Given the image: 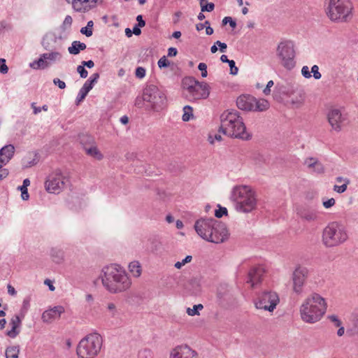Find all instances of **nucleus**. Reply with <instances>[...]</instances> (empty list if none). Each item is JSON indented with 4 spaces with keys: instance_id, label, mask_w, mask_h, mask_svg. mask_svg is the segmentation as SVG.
<instances>
[{
    "instance_id": "a878e982",
    "label": "nucleus",
    "mask_w": 358,
    "mask_h": 358,
    "mask_svg": "<svg viewBox=\"0 0 358 358\" xmlns=\"http://www.w3.org/2000/svg\"><path fill=\"white\" fill-rule=\"evenodd\" d=\"M15 152L14 145L9 144L0 149V156L1 157V163L7 164L13 157Z\"/></svg>"
},
{
    "instance_id": "7ed1b4c3",
    "label": "nucleus",
    "mask_w": 358,
    "mask_h": 358,
    "mask_svg": "<svg viewBox=\"0 0 358 358\" xmlns=\"http://www.w3.org/2000/svg\"><path fill=\"white\" fill-rule=\"evenodd\" d=\"M220 129L223 134L233 138L248 141L251 134L247 131L243 118L236 110H227L220 117Z\"/></svg>"
},
{
    "instance_id": "9b49d317",
    "label": "nucleus",
    "mask_w": 358,
    "mask_h": 358,
    "mask_svg": "<svg viewBox=\"0 0 358 358\" xmlns=\"http://www.w3.org/2000/svg\"><path fill=\"white\" fill-rule=\"evenodd\" d=\"M237 107L246 111H264L269 108V103L266 99H257L250 95H241L236 100Z\"/></svg>"
},
{
    "instance_id": "f8f14e48",
    "label": "nucleus",
    "mask_w": 358,
    "mask_h": 358,
    "mask_svg": "<svg viewBox=\"0 0 358 358\" xmlns=\"http://www.w3.org/2000/svg\"><path fill=\"white\" fill-rule=\"evenodd\" d=\"M280 302L278 294L271 290H265L260 292L255 301L257 309L273 312Z\"/></svg>"
},
{
    "instance_id": "4d7b16f0",
    "label": "nucleus",
    "mask_w": 358,
    "mask_h": 358,
    "mask_svg": "<svg viewBox=\"0 0 358 358\" xmlns=\"http://www.w3.org/2000/svg\"><path fill=\"white\" fill-rule=\"evenodd\" d=\"M336 203L335 199L334 198L329 199L326 201H322V205L325 208H330L334 206Z\"/></svg>"
},
{
    "instance_id": "13d9d810",
    "label": "nucleus",
    "mask_w": 358,
    "mask_h": 358,
    "mask_svg": "<svg viewBox=\"0 0 358 358\" xmlns=\"http://www.w3.org/2000/svg\"><path fill=\"white\" fill-rule=\"evenodd\" d=\"M229 66L230 67V73L234 76L236 75L238 73V69L236 66L235 62L234 60H231L229 62Z\"/></svg>"
},
{
    "instance_id": "052dcab7",
    "label": "nucleus",
    "mask_w": 358,
    "mask_h": 358,
    "mask_svg": "<svg viewBox=\"0 0 358 358\" xmlns=\"http://www.w3.org/2000/svg\"><path fill=\"white\" fill-rule=\"evenodd\" d=\"M18 334L19 331L17 330V327H11V329L7 332V335L12 338H15Z\"/></svg>"
},
{
    "instance_id": "dca6fc26",
    "label": "nucleus",
    "mask_w": 358,
    "mask_h": 358,
    "mask_svg": "<svg viewBox=\"0 0 358 358\" xmlns=\"http://www.w3.org/2000/svg\"><path fill=\"white\" fill-rule=\"evenodd\" d=\"M229 234L225 224L217 221L206 241L213 243H221L227 241Z\"/></svg>"
},
{
    "instance_id": "6ab92c4d",
    "label": "nucleus",
    "mask_w": 358,
    "mask_h": 358,
    "mask_svg": "<svg viewBox=\"0 0 358 358\" xmlns=\"http://www.w3.org/2000/svg\"><path fill=\"white\" fill-rule=\"evenodd\" d=\"M99 78L98 73H93L88 80L85 81L83 86L79 90L76 99V104H79L87 95L88 92L93 88Z\"/></svg>"
},
{
    "instance_id": "58836bf2",
    "label": "nucleus",
    "mask_w": 358,
    "mask_h": 358,
    "mask_svg": "<svg viewBox=\"0 0 358 358\" xmlns=\"http://www.w3.org/2000/svg\"><path fill=\"white\" fill-rule=\"evenodd\" d=\"M350 183V180H345V183L342 185H335L334 186V190L338 193H343L347 189L348 185Z\"/></svg>"
},
{
    "instance_id": "774afa93",
    "label": "nucleus",
    "mask_w": 358,
    "mask_h": 358,
    "mask_svg": "<svg viewBox=\"0 0 358 358\" xmlns=\"http://www.w3.org/2000/svg\"><path fill=\"white\" fill-rule=\"evenodd\" d=\"M178 53L176 48H169L168 50V57H175Z\"/></svg>"
},
{
    "instance_id": "bb28decb",
    "label": "nucleus",
    "mask_w": 358,
    "mask_h": 358,
    "mask_svg": "<svg viewBox=\"0 0 358 358\" xmlns=\"http://www.w3.org/2000/svg\"><path fill=\"white\" fill-rule=\"evenodd\" d=\"M87 48L86 44L78 41L72 42L71 45L68 48V51L71 55H78L80 50H84Z\"/></svg>"
},
{
    "instance_id": "c03bdc74",
    "label": "nucleus",
    "mask_w": 358,
    "mask_h": 358,
    "mask_svg": "<svg viewBox=\"0 0 358 358\" xmlns=\"http://www.w3.org/2000/svg\"><path fill=\"white\" fill-rule=\"evenodd\" d=\"M73 22V19L71 16L66 15L64 18V20L62 23V28L65 30L68 28H70Z\"/></svg>"
},
{
    "instance_id": "cd10ccee",
    "label": "nucleus",
    "mask_w": 358,
    "mask_h": 358,
    "mask_svg": "<svg viewBox=\"0 0 358 358\" xmlns=\"http://www.w3.org/2000/svg\"><path fill=\"white\" fill-rule=\"evenodd\" d=\"M50 255L53 262L59 264L64 259V252L59 248H54L50 250Z\"/></svg>"
},
{
    "instance_id": "39448f33",
    "label": "nucleus",
    "mask_w": 358,
    "mask_h": 358,
    "mask_svg": "<svg viewBox=\"0 0 358 358\" xmlns=\"http://www.w3.org/2000/svg\"><path fill=\"white\" fill-rule=\"evenodd\" d=\"M349 238L346 226L340 222H331L323 229L322 241L327 248H334L345 243Z\"/></svg>"
},
{
    "instance_id": "c756f323",
    "label": "nucleus",
    "mask_w": 358,
    "mask_h": 358,
    "mask_svg": "<svg viewBox=\"0 0 358 358\" xmlns=\"http://www.w3.org/2000/svg\"><path fill=\"white\" fill-rule=\"evenodd\" d=\"M351 335H358V310L352 316V327L347 330Z\"/></svg>"
},
{
    "instance_id": "2eb2a0df",
    "label": "nucleus",
    "mask_w": 358,
    "mask_h": 358,
    "mask_svg": "<svg viewBox=\"0 0 358 358\" xmlns=\"http://www.w3.org/2000/svg\"><path fill=\"white\" fill-rule=\"evenodd\" d=\"M62 57L59 52H51L43 53L40 55L37 60L29 64V66L33 69H45L49 67L52 62L59 61Z\"/></svg>"
},
{
    "instance_id": "72a5a7b5",
    "label": "nucleus",
    "mask_w": 358,
    "mask_h": 358,
    "mask_svg": "<svg viewBox=\"0 0 358 358\" xmlns=\"http://www.w3.org/2000/svg\"><path fill=\"white\" fill-rule=\"evenodd\" d=\"M193 109L189 106H185L183 108V115H182V120L185 122H187L190 120V119L193 117L192 113Z\"/></svg>"
},
{
    "instance_id": "c85d7f7f",
    "label": "nucleus",
    "mask_w": 358,
    "mask_h": 358,
    "mask_svg": "<svg viewBox=\"0 0 358 358\" xmlns=\"http://www.w3.org/2000/svg\"><path fill=\"white\" fill-rule=\"evenodd\" d=\"M84 149L88 155H90L98 160H101L103 157V155L101 153V152L99 150L97 147L95 145H91L90 147H85Z\"/></svg>"
},
{
    "instance_id": "bf43d9fd",
    "label": "nucleus",
    "mask_w": 358,
    "mask_h": 358,
    "mask_svg": "<svg viewBox=\"0 0 358 358\" xmlns=\"http://www.w3.org/2000/svg\"><path fill=\"white\" fill-rule=\"evenodd\" d=\"M30 297H26L22 302V310L26 313L30 307Z\"/></svg>"
},
{
    "instance_id": "393cba45",
    "label": "nucleus",
    "mask_w": 358,
    "mask_h": 358,
    "mask_svg": "<svg viewBox=\"0 0 358 358\" xmlns=\"http://www.w3.org/2000/svg\"><path fill=\"white\" fill-rule=\"evenodd\" d=\"M304 164L313 172L317 173H322L324 172L323 165L315 158H307L304 162Z\"/></svg>"
},
{
    "instance_id": "0eeeda50",
    "label": "nucleus",
    "mask_w": 358,
    "mask_h": 358,
    "mask_svg": "<svg viewBox=\"0 0 358 358\" xmlns=\"http://www.w3.org/2000/svg\"><path fill=\"white\" fill-rule=\"evenodd\" d=\"M327 15L331 21L346 22L352 17V5L349 0H324Z\"/></svg>"
},
{
    "instance_id": "f257e3e1",
    "label": "nucleus",
    "mask_w": 358,
    "mask_h": 358,
    "mask_svg": "<svg viewBox=\"0 0 358 358\" xmlns=\"http://www.w3.org/2000/svg\"><path fill=\"white\" fill-rule=\"evenodd\" d=\"M100 278L104 288L111 294L126 292L131 286V280L124 268L116 264L104 266Z\"/></svg>"
},
{
    "instance_id": "49530a36",
    "label": "nucleus",
    "mask_w": 358,
    "mask_h": 358,
    "mask_svg": "<svg viewBox=\"0 0 358 358\" xmlns=\"http://www.w3.org/2000/svg\"><path fill=\"white\" fill-rule=\"evenodd\" d=\"M145 69L143 67L138 66L136 69L135 76L138 78H143L145 76Z\"/></svg>"
},
{
    "instance_id": "9d476101",
    "label": "nucleus",
    "mask_w": 358,
    "mask_h": 358,
    "mask_svg": "<svg viewBox=\"0 0 358 358\" xmlns=\"http://www.w3.org/2000/svg\"><path fill=\"white\" fill-rule=\"evenodd\" d=\"M143 100L148 103L146 106L154 111H160L166 106L165 94L155 85H148L145 87Z\"/></svg>"
},
{
    "instance_id": "864d4df0",
    "label": "nucleus",
    "mask_w": 358,
    "mask_h": 358,
    "mask_svg": "<svg viewBox=\"0 0 358 358\" xmlns=\"http://www.w3.org/2000/svg\"><path fill=\"white\" fill-rule=\"evenodd\" d=\"M214 8L215 4L213 3H208L207 1V3L204 6H202V8L201 10V12H211L214 10Z\"/></svg>"
},
{
    "instance_id": "423d86ee",
    "label": "nucleus",
    "mask_w": 358,
    "mask_h": 358,
    "mask_svg": "<svg viewBox=\"0 0 358 358\" xmlns=\"http://www.w3.org/2000/svg\"><path fill=\"white\" fill-rule=\"evenodd\" d=\"M103 345L101 336L96 333H91L83 338L76 349L78 358H95L101 352Z\"/></svg>"
},
{
    "instance_id": "a211bd4d",
    "label": "nucleus",
    "mask_w": 358,
    "mask_h": 358,
    "mask_svg": "<svg viewBox=\"0 0 358 358\" xmlns=\"http://www.w3.org/2000/svg\"><path fill=\"white\" fill-rule=\"evenodd\" d=\"M77 13H85L97 6L99 0H66Z\"/></svg>"
},
{
    "instance_id": "e433bc0d",
    "label": "nucleus",
    "mask_w": 358,
    "mask_h": 358,
    "mask_svg": "<svg viewBox=\"0 0 358 358\" xmlns=\"http://www.w3.org/2000/svg\"><path fill=\"white\" fill-rule=\"evenodd\" d=\"M203 308L202 304H197L193 306V308H188L187 309V313L190 316L198 315L199 310H202Z\"/></svg>"
},
{
    "instance_id": "ddd939ff",
    "label": "nucleus",
    "mask_w": 358,
    "mask_h": 358,
    "mask_svg": "<svg viewBox=\"0 0 358 358\" xmlns=\"http://www.w3.org/2000/svg\"><path fill=\"white\" fill-rule=\"evenodd\" d=\"M68 180L60 171H55L50 173L45 182V187L47 192L52 194H59L65 187Z\"/></svg>"
},
{
    "instance_id": "412c9836",
    "label": "nucleus",
    "mask_w": 358,
    "mask_h": 358,
    "mask_svg": "<svg viewBox=\"0 0 358 358\" xmlns=\"http://www.w3.org/2000/svg\"><path fill=\"white\" fill-rule=\"evenodd\" d=\"M64 311V308L62 306H54L43 313L41 320L45 323H51L59 319Z\"/></svg>"
},
{
    "instance_id": "c9c22d12",
    "label": "nucleus",
    "mask_w": 358,
    "mask_h": 358,
    "mask_svg": "<svg viewBox=\"0 0 358 358\" xmlns=\"http://www.w3.org/2000/svg\"><path fill=\"white\" fill-rule=\"evenodd\" d=\"M217 297L220 300V303L224 305L231 299V294L228 292L222 293L221 291H219L217 293Z\"/></svg>"
},
{
    "instance_id": "473e14b6",
    "label": "nucleus",
    "mask_w": 358,
    "mask_h": 358,
    "mask_svg": "<svg viewBox=\"0 0 358 358\" xmlns=\"http://www.w3.org/2000/svg\"><path fill=\"white\" fill-rule=\"evenodd\" d=\"M29 185H30L29 180L28 178H26L23 181V185L21 187H20V189L21 191L22 199L24 201L28 200L29 197L28 191H27V186H29Z\"/></svg>"
},
{
    "instance_id": "f704fd0d",
    "label": "nucleus",
    "mask_w": 358,
    "mask_h": 358,
    "mask_svg": "<svg viewBox=\"0 0 358 358\" xmlns=\"http://www.w3.org/2000/svg\"><path fill=\"white\" fill-rule=\"evenodd\" d=\"M94 25V22L92 20H90L87 22V26L85 27H82L80 29V33L85 35L87 37H90L92 35V27Z\"/></svg>"
},
{
    "instance_id": "5fc2aeb1",
    "label": "nucleus",
    "mask_w": 358,
    "mask_h": 358,
    "mask_svg": "<svg viewBox=\"0 0 358 358\" xmlns=\"http://www.w3.org/2000/svg\"><path fill=\"white\" fill-rule=\"evenodd\" d=\"M227 23L229 24L230 27L232 28L236 27V22L231 17H225L222 20L223 24H227Z\"/></svg>"
},
{
    "instance_id": "a18cd8bd",
    "label": "nucleus",
    "mask_w": 358,
    "mask_h": 358,
    "mask_svg": "<svg viewBox=\"0 0 358 358\" xmlns=\"http://www.w3.org/2000/svg\"><path fill=\"white\" fill-rule=\"evenodd\" d=\"M157 64H158V66L160 69H162V68L168 67L170 65V62H169V60L166 59V57L165 56H163L162 57H161L159 59Z\"/></svg>"
},
{
    "instance_id": "a19ab883",
    "label": "nucleus",
    "mask_w": 358,
    "mask_h": 358,
    "mask_svg": "<svg viewBox=\"0 0 358 358\" xmlns=\"http://www.w3.org/2000/svg\"><path fill=\"white\" fill-rule=\"evenodd\" d=\"M328 320L332 322L334 326L339 327L342 326V322L336 315H329L327 316Z\"/></svg>"
},
{
    "instance_id": "4be33fe9",
    "label": "nucleus",
    "mask_w": 358,
    "mask_h": 358,
    "mask_svg": "<svg viewBox=\"0 0 358 358\" xmlns=\"http://www.w3.org/2000/svg\"><path fill=\"white\" fill-rule=\"evenodd\" d=\"M264 273L265 269L262 266L252 267L248 273L247 283L250 284L251 287H254L261 282Z\"/></svg>"
},
{
    "instance_id": "f3484780",
    "label": "nucleus",
    "mask_w": 358,
    "mask_h": 358,
    "mask_svg": "<svg viewBox=\"0 0 358 358\" xmlns=\"http://www.w3.org/2000/svg\"><path fill=\"white\" fill-rule=\"evenodd\" d=\"M217 221L214 218H201L195 222L194 229L197 234L206 240Z\"/></svg>"
},
{
    "instance_id": "680f3d73",
    "label": "nucleus",
    "mask_w": 358,
    "mask_h": 358,
    "mask_svg": "<svg viewBox=\"0 0 358 358\" xmlns=\"http://www.w3.org/2000/svg\"><path fill=\"white\" fill-rule=\"evenodd\" d=\"M301 74L306 78H311L312 75L309 71V68L307 66H304L301 69Z\"/></svg>"
},
{
    "instance_id": "de8ad7c7",
    "label": "nucleus",
    "mask_w": 358,
    "mask_h": 358,
    "mask_svg": "<svg viewBox=\"0 0 358 358\" xmlns=\"http://www.w3.org/2000/svg\"><path fill=\"white\" fill-rule=\"evenodd\" d=\"M313 73V76L316 80H319L322 77V75H321V73L319 71V67H318L317 65H313L312 66L310 73Z\"/></svg>"
},
{
    "instance_id": "0e129e2a",
    "label": "nucleus",
    "mask_w": 358,
    "mask_h": 358,
    "mask_svg": "<svg viewBox=\"0 0 358 358\" xmlns=\"http://www.w3.org/2000/svg\"><path fill=\"white\" fill-rule=\"evenodd\" d=\"M273 80H270L268 82L267 85H266V87H265V89L264 90V93L266 94V95H268L270 92H271V87H273Z\"/></svg>"
},
{
    "instance_id": "1a4fd4ad",
    "label": "nucleus",
    "mask_w": 358,
    "mask_h": 358,
    "mask_svg": "<svg viewBox=\"0 0 358 358\" xmlns=\"http://www.w3.org/2000/svg\"><path fill=\"white\" fill-rule=\"evenodd\" d=\"M276 55L284 68L287 70L292 69L296 65V50L294 42L290 40L280 41L276 48Z\"/></svg>"
},
{
    "instance_id": "e2e57ef3",
    "label": "nucleus",
    "mask_w": 358,
    "mask_h": 358,
    "mask_svg": "<svg viewBox=\"0 0 358 358\" xmlns=\"http://www.w3.org/2000/svg\"><path fill=\"white\" fill-rule=\"evenodd\" d=\"M52 82L55 85L58 86L59 89L63 90L66 87V83L59 78H55L53 79Z\"/></svg>"
},
{
    "instance_id": "20e7f679",
    "label": "nucleus",
    "mask_w": 358,
    "mask_h": 358,
    "mask_svg": "<svg viewBox=\"0 0 358 358\" xmlns=\"http://www.w3.org/2000/svg\"><path fill=\"white\" fill-rule=\"evenodd\" d=\"M230 199L234 203L235 209L240 213H251L257 206V194L250 186L234 187L231 191Z\"/></svg>"
},
{
    "instance_id": "4468645a",
    "label": "nucleus",
    "mask_w": 358,
    "mask_h": 358,
    "mask_svg": "<svg viewBox=\"0 0 358 358\" xmlns=\"http://www.w3.org/2000/svg\"><path fill=\"white\" fill-rule=\"evenodd\" d=\"M309 271L306 266L298 265L293 271L292 289L297 294H301L303 291V286L308 277Z\"/></svg>"
},
{
    "instance_id": "5701e85b",
    "label": "nucleus",
    "mask_w": 358,
    "mask_h": 358,
    "mask_svg": "<svg viewBox=\"0 0 358 358\" xmlns=\"http://www.w3.org/2000/svg\"><path fill=\"white\" fill-rule=\"evenodd\" d=\"M196 352L187 345L176 347L171 353L170 358H193Z\"/></svg>"
},
{
    "instance_id": "6e6552de",
    "label": "nucleus",
    "mask_w": 358,
    "mask_h": 358,
    "mask_svg": "<svg viewBox=\"0 0 358 358\" xmlns=\"http://www.w3.org/2000/svg\"><path fill=\"white\" fill-rule=\"evenodd\" d=\"M182 86L184 96L189 101H197L209 96L210 87L206 82H199L192 77H188L183 80Z\"/></svg>"
},
{
    "instance_id": "79ce46f5",
    "label": "nucleus",
    "mask_w": 358,
    "mask_h": 358,
    "mask_svg": "<svg viewBox=\"0 0 358 358\" xmlns=\"http://www.w3.org/2000/svg\"><path fill=\"white\" fill-rule=\"evenodd\" d=\"M107 310L112 317H115L117 314V310L115 303L110 302L107 304Z\"/></svg>"
},
{
    "instance_id": "6e6d98bb",
    "label": "nucleus",
    "mask_w": 358,
    "mask_h": 358,
    "mask_svg": "<svg viewBox=\"0 0 358 358\" xmlns=\"http://www.w3.org/2000/svg\"><path fill=\"white\" fill-rule=\"evenodd\" d=\"M198 69L201 71V77L206 78L208 76L207 65L205 63H200Z\"/></svg>"
},
{
    "instance_id": "603ef678",
    "label": "nucleus",
    "mask_w": 358,
    "mask_h": 358,
    "mask_svg": "<svg viewBox=\"0 0 358 358\" xmlns=\"http://www.w3.org/2000/svg\"><path fill=\"white\" fill-rule=\"evenodd\" d=\"M21 324V320L18 315H15L10 322L11 327H19Z\"/></svg>"
},
{
    "instance_id": "3c124183",
    "label": "nucleus",
    "mask_w": 358,
    "mask_h": 358,
    "mask_svg": "<svg viewBox=\"0 0 358 358\" xmlns=\"http://www.w3.org/2000/svg\"><path fill=\"white\" fill-rule=\"evenodd\" d=\"M77 71L80 74V76L82 78H85L88 76L87 71L85 69V66L83 65H79L77 67Z\"/></svg>"
},
{
    "instance_id": "2f4dec72",
    "label": "nucleus",
    "mask_w": 358,
    "mask_h": 358,
    "mask_svg": "<svg viewBox=\"0 0 358 358\" xmlns=\"http://www.w3.org/2000/svg\"><path fill=\"white\" fill-rule=\"evenodd\" d=\"M20 348L18 345L8 347L6 350V358H18Z\"/></svg>"
},
{
    "instance_id": "69168bd1",
    "label": "nucleus",
    "mask_w": 358,
    "mask_h": 358,
    "mask_svg": "<svg viewBox=\"0 0 358 358\" xmlns=\"http://www.w3.org/2000/svg\"><path fill=\"white\" fill-rule=\"evenodd\" d=\"M9 174V171L7 169H3L0 170V181L6 178Z\"/></svg>"
},
{
    "instance_id": "f03ea898",
    "label": "nucleus",
    "mask_w": 358,
    "mask_h": 358,
    "mask_svg": "<svg viewBox=\"0 0 358 358\" xmlns=\"http://www.w3.org/2000/svg\"><path fill=\"white\" fill-rule=\"evenodd\" d=\"M327 309L326 299L320 294L313 292L302 302L300 308L301 320L308 324H314L319 322Z\"/></svg>"
},
{
    "instance_id": "37998d69",
    "label": "nucleus",
    "mask_w": 358,
    "mask_h": 358,
    "mask_svg": "<svg viewBox=\"0 0 358 358\" xmlns=\"http://www.w3.org/2000/svg\"><path fill=\"white\" fill-rule=\"evenodd\" d=\"M148 103L145 101L143 100V94L142 95V97H137L135 101V106L138 108H145L146 109H150V108H148L146 106Z\"/></svg>"
},
{
    "instance_id": "338daca9",
    "label": "nucleus",
    "mask_w": 358,
    "mask_h": 358,
    "mask_svg": "<svg viewBox=\"0 0 358 358\" xmlns=\"http://www.w3.org/2000/svg\"><path fill=\"white\" fill-rule=\"evenodd\" d=\"M136 20L138 22L137 25H138V27H143L145 25V22L143 20L141 15L137 16Z\"/></svg>"
},
{
    "instance_id": "ea45409f",
    "label": "nucleus",
    "mask_w": 358,
    "mask_h": 358,
    "mask_svg": "<svg viewBox=\"0 0 358 358\" xmlns=\"http://www.w3.org/2000/svg\"><path fill=\"white\" fill-rule=\"evenodd\" d=\"M192 259V257L191 255H187L185 257V258H184L181 262H177L174 266L178 268V269H180L184 265H185L186 264L190 262Z\"/></svg>"
},
{
    "instance_id": "8fccbe9b",
    "label": "nucleus",
    "mask_w": 358,
    "mask_h": 358,
    "mask_svg": "<svg viewBox=\"0 0 358 358\" xmlns=\"http://www.w3.org/2000/svg\"><path fill=\"white\" fill-rule=\"evenodd\" d=\"M219 209L216 210L215 212V215L217 218L222 217L224 215L227 214V209L224 207H221L220 205H218Z\"/></svg>"
},
{
    "instance_id": "7c9ffc66",
    "label": "nucleus",
    "mask_w": 358,
    "mask_h": 358,
    "mask_svg": "<svg viewBox=\"0 0 358 358\" xmlns=\"http://www.w3.org/2000/svg\"><path fill=\"white\" fill-rule=\"evenodd\" d=\"M129 270L136 278L139 277L141 274V266L140 263L137 261L131 262L129 264Z\"/></svg>"
},
{
    "instance_id": "b1692460",
    "label": "nucleus",
    "mask_w": 358,
    "mask_h": 358,
    "mask_svg": "<svg viewBox=\"0 0 358 358\" xmlns=\"http://www.w3.org/2000/svg\"><path fill=\"white\" fill-rule=\"evenodd\" d=\"M297 214L301 220L308 222H315L318 219V212L310 207L301 208Z\"/></svg>"
},
{
    "instance_id": "09e8293b",
    "label": "nucleus",
    "mask_w": 358,
    "mask_h": 358,
    "mask_svg": "<svg viewBox=\"0 0 358 358\" xmlns=\"http://www.w3.org/2000/svg\"><path fill=\"white\" fill-rule=\"evenodd\" d=\"M31 108H33L34 114L35 115L39 113L42 110L47 111L48 109V106L47 105H43L42 107H37L35 103H31Z\"/></svg>"
},
{
    "instance_id": "4c0bfd02",
    "label": "nucleus",
    "mask_w": 358,
    "mask_h": 358,
    "mask_svg": "<svg viewBox=\"0 0 358 358\" xmlns=\"http://www.w3.org/2000/svg\"><path fill=\"white\" fill-rule=\"evenodd\" d=\"M138 358H153L152 352L148 348H144L138 352Z\"/></svg>"
},
{
    "instance_id": "aec40b11",
    "label": "nucleus",
    "mask_w": 358,
    "mask_h": 358,
    "mask_svg": "<svg viewBox=\"0 0 358 358\" xmlns=\"http://www.w3.org/2000/svg\"><path fill=\"white\" fill-rule=\"evenodd\" d=\"M327 118L332 129L338 132L342 129V123L344 118L340 110L335 108L329 110Z\"/></svg>"
}]
</instances>
